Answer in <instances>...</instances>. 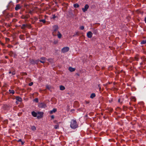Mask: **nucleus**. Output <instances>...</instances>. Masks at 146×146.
I'll return each instance as SVG.
<instances>
[{
	"mask_svg": "<svg viewBox=\"0 0 146 146\" xmlns=\"http://www.w3.org/2000/svg\"><path fill=\"white\" fill-rule=\"evenodd\" d=\"M70 126L73 129L78 127V125L76 120L73 119L71 121Z\"/></svg>",
	"mask_w": 146,
	"mask_h": 146,
	"instance_id": "1",
	"label": "nucleus"
},
{
	"mask_svg": "<svg viewBox=\"0 0 146 146\" xmlns=\"http://www.w3.org/2000/svg\"><path fill=\"white\" fill-rule=\"evenodd\" d=\"M38 115L37 116V113L35 111H33L32 112V114L33 116L34 117H36L37 116L38 118H41L42 117L43 113L42 112H38Z\"/></svg>",
	"mask_w": 146,
	"mask_h": 146,
	"instance_id": "2",
	"label": "nucleus"
},
{
	"mask_svg": "<svg viewBox=\"0 0 146 146\" xmlns=\"http://www.w3.org/2000/svg\"><path fill=\"white\" fill-rule=\"evenodd\" d=\"M58 29V26L57 25H54L52 27V35L53 36L56 35V32Z\"/></svg>",
	"mask_w": 146,
	"mask_h": 146,
	"instance_id": "3",
	"label": "nucleus"
},
{
	"mask_svg": "<svg viewBox=\"0 0 146 146\" xmlns=\"http://www.w3.org/2000/svg\"><path fill=\"white\" fill-rule=\"evenodd\" d=\"M38 106L39 108H44L46 107V106L45 103L41 102L38 104Z\"/></svg>",
	"mask_w": 146,
	"mask_h": 146,
	"instance_id": "4",
	"label": "nucleus"
},
{
	"mask_svg": "<svg viewBox=\"0 0 146 146\" xmlns=\"http://www.w3.org/2000/svg\"><path fill=\"white\" fill-rule=\"evenodd\" d=\"M69 50V48L68 47H64L62 49L61 51H62V53H65V52H68V51Z\"/></svg>",
	"mask_w": 146,
	"mask_h": 146,
	"instance_id": "5",
	"label": "nucleus"
},
{
	"mask_svg": "<svg viewBox=\"0 0 146 146\" xmlns=\"http://www.w3.org/2000/svg\"><path fill=\"white\" fill-rule=\"evenodd\" d=\"M89 8V6L88 4H86L85 5L84 8H83L82 10L84 12L87 11Z\"/></svg>",
	"mask_w": 146,
	"mask_h": 146,
	"instance_id": "6",
	"label": "nucleus"
},
{
	"mask_svg": "<svg viewBox=\"0 0 146 146\" xmlns=\"http://www.w3.org/2000/svg\"><path fill=\"white\" fill-rule=\"evenodd\" d=\"M47 59L45 57H42L40 58V61L42 63H44L46 61Z\"/></svg>",
	"mask_w": 146,
	"mask_h": 146,
	"instance_id": "7",
	"label": "nucleus"
},
{
	"mask_svg": "<svg viewBox=\"0 0 146 146\" xmlns=\"http://www.w3.org/2000/svg\"><path fill=\"white\" fill-rule=\"evenodd\" d=\"M87 37L89 38H91L92 35V33L91 31L88 32L87 34Z\"/></svg>",
	"mask_w": 146,
	"mask_h": 146,
	"instance_id": "8",
	"label": "nucleus"
},
{
	"mask_svg": "<svg viewBox=\"0 0 146 146\" xmlns=\"http://www.w3.org/2000/svg\"><path fill=\"white\" fill-rule=\"evenodd\" d=\"M9 55L11 56H14L15 57L16 55L15 54L13 51H11L9 52Z\"/></svg>",
	"mask_w": 146,
	"mask_h": 146,
	"instance_id": "9",
	"label": "nucleus"
},
{
	"mask_svg": "<svg viewBox=\"0 0 146 146\" xmlns=\"http://www.w3.org/2000/svg\"><path fill=\"white\" fill-rule=\"evenodd\" d=\"M16 99L17 101L19 102H21L22 101V99L19 96H17L16 98Z\"/></svg>",
	"mask_w": 146,
	"mask_h": 146,
	"instance_id": "10",
	"label": "nucleus"
},
{
	"mask_svg": "<svg viewBox=\"0 0 146 146\" xmlns=\"http://www.w3.org/2000/svg\"><path fill=\"white\" fill-rule=\"evenodd\" d=\"M56 35L59 38H61L62 37V35L59 31H57V33H56Z\"/></svg>",
	"mask_w": 146,
	"mask_h": 146,
	"instance_id": "11",
	"label": "nucleus"
},
{
	"mask_svg": "<svg viewBox=\"0 0 146 146\" xmlns=\"http://www.w3.org/2000/svg\"><path fill=\"white\" fill-rule=\"evenodd\" d=\"M21 8V6L20 5L18 4L16 5V6L15 7V9L16 11H17L19 9Z\"/></svg>",
	"mask_w": 146,
	"mask_h": 146,
	"instance_id": "12",
	"label": "nucleus"
},
{
	"mask_svg": "<svg viewBox=\"0 0 146 146\" xmlns=\"http://www.w3.org/2000/svg\"><path fill=\"white\" fill-rule=\"evenodd\" d=\"M56 111V109H53L52 110L50 111L49 112L50 114H52L53 113H55Z\"/></svg>",
	"mask_w": 146,
	"mask_h": 146,
	"instance_id": "13",
	"label": "nucleus"
},
{
	"mask_svg": "<svg viewBox=\"0 0 146 146\" xmlns=\"http://www.w3.org/2000/svg\"><path fill=\"white\" fill-rule=\"evenodd\" d=\"M69 70L70 72H72L74 71L75 70V69L71 67H70L69 68Z\"/></svg>",
	"mask_w": 146,
	"mask_h": 146,
	"instance_id": "14",
	"label": "nucleus"
},
{
	"mask_svg": "<svg viewBox=\"0 0 146 146\" xmlns=\"http://www.w3.org/2000/svg\"><path fill=\"white\" fill-rule=\"evenodd\" d=\"M131 101L135 102L136 101V99L135 97L131 96Z\"/></svg>",
	"mask_w": 146,
	"mask_h": 146,
	"instance_id": "15",
	"label": "nucleus"
},
{
	"mask_svg": "<svg viewBox=\"0 0 146 146\" xmlns=\"http://www.w3.org/2000/svg\"><path fill=\"white\" fill-rule=\"evenodd\" d=\"M27 27V25L23 24L21 27V28L23 29H24Z\"/></svg>",
	"mask_w": 146,
	"mask_h": 146,
	"instance_id": "16",
	"label": "nucleus"
},
{
	"mask_svg": "<svg viewBox=\"0 0 146 146\" xmlns=\"http://www.w3.org/2000/svg\"><path fill=\"white\" fill-rule=\"evenodd\" d=\"M60 89L61 90H63L65 89V87L62 86H61L60 87Z\"/></svg>",
	"mask_w": 146,
	"mask_h": 146,
	"instance_id": "17",
	"label": "nucleus"
},
{
	"mask_svg": "<svg viewBox=\"0 0 146 146\" xmlns=\"http://www.w3.org/2000/svg\"><path fill=\"white\" fill-rule=\"evenodd\" d=\"M96 96V95L94 93L92 94L90 96V98H94Z\"/></svg>",
	"mask_w": 146,
	"mask_h": 146,
	"instance_id": "18",
	"label": "nucleus"
},
{
	"mask_svg": "<svg viewBox=\"0 0 146 146\" xmlns=\"http://www.w3.org/2000/svg\"><path fill=\"white\" fill-rule=\"evenodd\" d=\"M74 7L75 8H77L79 7V5L77 3H76L74 5Z\"/></svg>",
	"mask_w": 146,
	"mask_h": 146,
	"instance_id": "19",
	"label": "nucleus"
},
{
	"mask_svg": "<svg viewBox=\"0 0 146 146\" xmlns=\"http://www.w3.org/2000/svg\"><path fill=\"white\" fill-rule=\"evenodd\" d=\"M93 32L94 34H96L97 33V31L96 29H93Z\"/></svg>",
	"mask_w": 146,
	"mask_h": 146,
	"instance_id": "20",
	"label": "nucleus"
},
{
	"mask_svg": "<svg viewBox=\"0 0 146 146\" xmlns=\"http://www.w3.org/2000/svg\"><path fill=\"white\" fill-rule=\"evenodd\" d=\"M118 102L121 103L122 102V100L121 98H120L118 100Z\"/></svg>",
	"mask_w": 146,
	"mask_h": 146,
	"instance_id": "21",
	"label": "nucleus"
},
{
	"mask_svg": "<svg viewBox=\"0 0 146 146\" xmlns=\"http://www.w3.org/2000/svg\"><path fill=\"white\" fill-rule=\"evenodd\" d=\"M9 91L10 93L12 94H13L15 93V91L13 90H9Z\"/></svg>",
	"mask_w": 146,
	"mask_h": 146,
	"instance_id": "22",
	"label": "nucleus"
},
{
	"mask_svg": "<svg viewBox=\"0 0 146 146\" xmlns=\"http://www.w3.org/2000/svg\"><path fill=\"white\" fill-rule=\"evenodd\" d=\"M40 22H43L44 23H45L46 22V21L45 19H41L39 20Z\"/></svg>",
	"mask_w": 146,
	"mask_h": 146,
	"instance_id": "23",
	"label": "nucleus"
},
{
	"mask_svg": "<svg viewBox=\"0 0 146 146\" xmlns=\"http://www.w3.org/2000/svg\"><path fill=\"white\" fill-rule=\"evenodd\" d=\"M146 43V40H143L141 42V44H144Z\"/></svg>",
	"mask_w": 146,
	"mask_h": 146,
	"instance_id": "24",
	"label": "nucleus"
},
{
	"mask_svg": "<svg viewBox=\"0 0 146 146\" xmlns=\"http://www.w3.org/2000/svg\"><path fill=\"white\" fill-rule=\"evenodd\" d=\"M31 129L33 131H35L36 129V128L35 126H33L31 127Z\"/></svg>",
	"mask_w": 146,
	"mask_h": 146,
	"instance_id": "25",
	"label": "nucleus"
},
{
	"mask_svg": "<svg viewBox=\"0 0 146 146\" xmlns=\"http://www.w3.org/2000/svg\"><path fill=\"white\" fill-rule=\"evenodd\" d=\"M21 74V75L22 76H25L27 75V73L26 72H22Z\"/></svg>",
	"mask_w": 146,
	"mask_h": 146,
	"instance_id": "26",
	"label": "nucleus"
},
{
	"mask_svg": "<svg viewBox=\"0 0 146 146\" xmlns=\"http://www.w3.org/2000/svg\"><path fill=\"white\" fill-rule=\"evenodd\" d=\"M29 29H31V27L30 25H27V27Z\"/></svg>",
	"mask_w": 146,
	"mask_h": 146,
	"instance_id": "27",
	"label": "nucleus"
},
{
	"mask_svg": "<svg viewBox=\"0 0 146 146\" xmlns=\"http://www.w3.org/2000/svg\"><path fill=\"white\" fill-rule=\"evenodd\" d=\"M59 127L58 125H55L54 127V128L55 129H58V128Z\"/></svg>",
	"mask_w": 146,
	"mask_h": 146,
	"instance_id": "28",
	"label": "nucleus"
},
{
	"mask_svg": "<svg viewBox=\"0 0 146 146\" xmlns=\"http://www.w3.org/2000/svg\"><path fill=\"white\" fill-rule=\"evenodd\" d=\"M34 101L36 102H38V98H36L34 100Z\"/></svg>",
	"mask_w": 146,
	"mask_h": 146,
	"instance_id": "29",
	"label": "nucleus"
},
{
	"mask_svg": "<svg viewBox=\"0 0 146 146\" xmlns=\"http://www.w3.org/2000/svg\"><path fill=\"white\" fill-rule=\"evenodd\" d=\"M80 29L82 30L84 29V27L83 26H82L80 27Z\"/></svg>",
	"mask_w": 146,
	"mask_h": 146,
	"instance_id": "30",
	"label": "nucleus"
},
{
	"mask_svg": "<svg viewBox=\"0 0 146 146\" xmlns=\"http://www.w3.org/2000/svg\"><path fill=\"white\" fill-rule=\"evenodd\" d=\"M33 84V82H31L29 83V85L30 86H32Z\"/></svg>",
	"mask_w": 146,
	"mask_h": 146,
	"instance_id": "31",
	"label": "nucleus"
},
{
	"mask_svg": "<svg viewBox=\"0 0 146 146\" xmlns=\"http://www.w3.org/2000/svg\"><path fill=\"white\" fill-rule=\"evenodd\" d=\"M11 73H12V75H15V72H14V71H13V72Z\"/></svg>",
	"mask_w": 146,
	"mask_h": 146,
	"instance_id": "32",
	"label": "nucleus"
},
{
	"mask_svg": "<svg viewBox=\"0 0 146 146\" xmlns=\"http://www.w3.org/2000/svg\"><path fill=\"white\" fill-rule=\"evenodd\" d=\"M56 16H55V15H52V18L54 19H55V18H56Z\"/></svg>",
	"mask_w": 146,
	"mask_h": 146,
	"instance_id": "33",
	"label": "nucleus"
},
{
	"mask_svg": "<svg viewBox=\"0 0 146 146\" xmlns=\"http://www.w3.org/2000/svg\"><path fill=\"white\" fill-rule=\"evenodd\" d=\"M51 117L52 119H53L54 118V116L53 115H52L51 116Z\"/></svg>",
	"mask_w": 146,
	"mask_h": 146,
	"instance_id": "34",
	"label": "nucleus"
},
{
	"mask_svg": "<svg viewBox=\"0 0 146 146\" xmlns=\"http://www.w3.org/2000/svg\"><path fill=\"white\" fill-rule=\"evenodd\" d=\"M22 141V140H21V139H19V140H18V142H21Z\"/></svg>",
	"mask_w": 146,
	"mask_h": 146,
	"instance_id": "35",
	"label": "nucleus"
},
{
	"mask_svg": "<svg viewBox=\"0 0 146 146\" xmlns=\"http://www.w3.org/2000/svg\"><path fill=\"white\" fill-rule=\"evenodd\" d=\"M6 40H8V41L9 40V38H6Z\"/></svg>",
	"mask_w": 146,
	"mask_h": 146,
	"instance_id": "36",
	"label": "nucleus"
},
{
	"mask_svg": "<svg viewBox=\"0 0 146 146\" xmlns=\"http://www.w3.org/2000/svg\"><path fill=\"white\" fill-rule=\"evenodd\" d=\"M8 47H12V46L11 45H9L8 46Z\"/></svg>",
	"mask_w": 146,
	"mask_h": 146,
	"instance_id": "37",
	"label": "nucleus"
},
{
	"mask_svg": "<svg viewBox=\"0 0 146 146\" xmlns=\"http://www.w3.org/2000/svg\"><path fill=\"white\" fill-rule=\"evenodd\" d=\"M21 144H22V145H23L24 144V142H23L22 141H21Z\"/></svg>",
	"mask_w": 146,
	"mask_h": 146,
	"instance_id": "38",
	"label": "nucleus"
},
{
	"mask_svg": "<svg viewBox=\"0 0 146 146\" xmlns=\"http://www.w3.org/2000/svg\"><path fill=\"white\" fill-rule=\"evenodd\" d=\"M1 44L2 46H4V44L3 43H1Z\"/></svg>",
	"mask_w": 146,
	"mask_h": 146,
	"instance_id": "39",
	"label": "nucleus"
},
{
	"mask_svg": "<svg viewBox=\"0 0 146 146\" xmlns=\"http://www.w3.org/2000/svg\"><path fill=\"white\" fill-rule=\"evenodd\" d=\"M5 58H8V57L7 56H5Z\"/></svg>",
	"mask_w": 146,
	"mask_h": 146,
	"instance_id": "40",
	"label": "nucleus"
},
{
	"mask_svg": "<svg viewBox=\"0 0 146 146\" xmlns=\"http://www.w3.org/2000/svg\"><path fill=\"white\" fill-rule=\"evenodd\" d=\"M145 23H146V17L145 18Z\"/></svg>",
	"mask_w": 146,
	"mask_h": 146,
	"instance_id": "41",
	"label": "nucleus"
},
{
	"mask_svg": "<svg viewBox=\"0 0 146 146\" xmlns=\"http://www.w3.org/2000/svg\"><path fill=\"white\" fill-rule=\"evenodd\" d=\"M46 88H48V89H49V86H46Z\"/></svg>",
	"mask_w": 146,
	"mask_h": 146,
	"instance_id": "42",
	"label": "nucleus"
},
{
	"mask_svg": "<svg viewBox=\"0 0 146 146\" xmlns=\"http://www.w3.org/2000/svg\"><path fill=\"white\" fill-rule=\"evenodd\" d=\"M18 101H16V103L17 104H18Z\"/></svg>",
	"mask_w": 146,
	"mask_h": 146,
	"instance_id": "43",
	"label": "nucleus"
},
{
	"mask_svg": "<svg viewBox=\"0 0 146 146\" xmlns=\"http://www.w3.org/2000/svg\"><path fill=\"white\" fill-rule=\"evenodd\" d=\"M9 74H11V71H10L9 72Z\"/></svg>",
	"mask_w": 146,
	"mask_h": 146,
	"instance_id": "44",
	"label": "nucleus"
},
{
	"mask_svg": "<svg viewBox=\"0 0 146 146\" xmlns=\"http://www.w3.org/2000/svg\"><path fill=\"white\" fill-rule=\"evenodd\" d=\"M20 37H21V36H20ZM21 38V39H22V38Z\"/></svg>",
	"mask_w": 146,
	"mask_h": 146,
	"instance_id": "45",
	"label": "nucleus"
}]
</instances>
